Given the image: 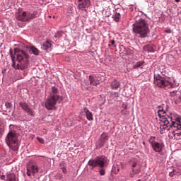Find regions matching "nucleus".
Instances as JSON below:
<instances>
[{
  "label": "nucleus",
  "instance_id": "obj_13",
  "mask_svg": "<svg viewBox=\"0 0 181 181\" xmlns=\"http://www.w3.org/2000/svg\"><path fill=\"white\" fill-rule=\"evenodd\" d=\"M108 141V134L107 133H103L100 136V140L99 143V148H103L105 144Z\"/></svg>",
  "mask_w": 181,
  "mask_h": 181
},
{
  "label": "nucleus",
  "instance_id": "obj_34",
  "mask_svg": "<svg viewBox=\"0 0 181 181\" xmlns=\"http://www.w3.org/2000/svg\"><path fill=\"white\" fill-rule=\"evenodd\" d=\"M123 108H124V110H127V105H123Z\"/></svg>",
  "mask_w": 181,
  "mask_h": 181
},
{
  "label": "nucleus",
  "instance_id": "obj_19",
  "mask_svg": "<svg viewBox=\"0 0 181 181\" xmlns=\"http://www.w3.org/2000/svg\"><path fill=\"white\" fill-rule=\"evenodd\" d=\"M88 77L90 86H98V84H100V81L95 80V78L92 75H90Z\"/></svg>",
  "mask_w": 181,
  "mask_h": 181
},
{
  "label": "nucleus",
  "instance_id": "obj_16",
  "mask_svg": "<svg viewBox=\"0 0 181 181\" xmlns=\"http://www.w3.org/2000/svg\"><path fill=\"white\" fill-rule=\"evenodd\" d=\"M144 49L145 50V52H148V53H153L156 50V46L152 44L148 45L144 47Z\"/></svg>",
  "mask_w": 181,
  "mask_h": 181
},
{
  "label": "nucleus",
  "instance_id": "obj_28",
  "mask_svg": "<svg viewBox=\"0 0 181 181\" xmlns=\"http://www.w3.org/2000/svg\"><path fill=\"white\" fill-rule=\"evenodd\" d=\"M56 179H58L59 180H62V179H63V175L60 173H57L55 175Z\"/></svg>",
  "mask_w": 181,
  "mask_h": 181
},
{
  "label": "nucleus",
  "instance_id": "obj_18",
  "mask_svg": "<svg viewBox=\"0 0 181 181\" xmlns=\"http://www.w3.org/2000/svg\"><path fill=\"white\" fill-rule=\"evenodd\" d=\"M83 112L86 114V118L88 121H93L94 119V118H93V113H91V112H90L87 107L83 108Z\"/></svg>",
  "mask_w": 181,
  "mask_h": 181
},
{
  "label": "nucleus",
  "instance_id": "obj_36",
  "mask_svg": "<svg viewBox=\"0 0 181 181\" xmlns=\"http://www.w3.org/2000/svg\"><path fill=\"white\" fill-rule=\"evenodd\" d=\"M175 2H180V0H175Z\"/></svg>",
  "mask_w": 181,
  "mask_h": 181
},
{
  "label": "nucleus",
  "instance_id": "obj_15",
  "mask_svg": "<svg viewBox=\"0 0 181 181\" xmlns=\"http://www.w3.org/2000/svg\"><path fill=\"white\" fill-rule=\"evenodd\" d=\"M41 49L46 52H47V50H52V41L47 40L44 42L41 46Z\"/></svg>",
  "mask_w": 181,
  "mask_h": 181
},
{
  "label": "nucleus",
  "instance_id": "obj_25",
  "mask_svg": "<svg viewBox=\"0 0 181 181\" xmlns=\"http://www.w3.org/2000/svg\"><path fill=\"white\" fill-rule=\"evenodd\" d=\"M5 107L7 108V110H11V108H12V103L7 102L5 103Z\"/></svg>",
  "mask_w": 181,
  "mask_h": 181
},
{
  "label": "nucleus",
  "instance_id": "obj_8",
  "mask_svg": "<svg viewBox=\"0 0 181 181\" xmlns=\"http://www.w3.org/2000/svg\"><path fill=\"white\" fill-rule=\"evenodd\" d=\"M154 84L158 87L163 88L165 87H173L172 83L169 82L166 78L160 77V76L154 74Z\"/></svg>",
  "mask_w": 181,
  "mask_h": 181
},
{
  "label": "nucleus",
  "instance_id": "obj_30",
  "mask_svg": "<svg viewBox=\"0 0 181 181\" xmlns=\"http://www.w3.org/2000/svg\"><path fill=\"white\" fill-rule=\"evenodd\" d=\"M175 175H176V171L175 170H173V172H170L169 173V175L170 176V177H173Z\"/></svg>",
  "mask_w": 181,
  "mask_h": 181
},
{
  "label": "nucleus",
  "instance_id": "obj_31",
  "mask_svg": "<svg viewBox=\"0 0 181 181\" xmlns=\"http://www.w3.org/2000/svg\"><path fill=\"white\" fill-rule=\"evenodd\" d=\"M62 173H64L66 175V173H67V169H66V168L63 167V168H62Z\"/></svg>",
  "mask_w": 181,
  "mask_h": 181
},
{
  "label": "nucleus",
  "instance_id": "obj_35",
  "mask_svg": "<svg viewBox=\"0 0 181 181\" xmlns=\"http://www.w3.org/2000/svg\"><path fill=\"white\" fill-rule=\"evenodd\" d=\"M158 111H163V109H162L161 107H159Z\"/></svg>",
  "mask_w": 181,
  "mask_h": 181
},
{
  "label": "nucleus",
  "instance_id": "obj_38",
  "mask_svg": "<svg viewBox=\"0 0 181 181\" xmlns=\"http://www.w3.org/2000/svg\"><path fill=\"white\" fill-rule=\"evenodd\" d=\"M115 95L118 96V93H115Z\"/></svg>",
  "mask_w": 181,
  "mask_h": 181
},
{
  "label": "nucleus",
  "instance_id": "obj_5",
  "mask_svg": "<svg viewBox=\"0 0 181 181\" xmlns=\"http://www.w3.org/2000/svg\"><path fill=\"white\" fill-rule=\"evenodd\" d=\"M108 162H110V160L105 156H98L95 159H90L88 165V166H91L93 169H94V168H100L99 173L100 176H104L105 175V169H104V168L107 167Z\"/></svg>",
  "mask_w": 181,
  "mask_h": 181
},
{
  "label": "nucleus",
  "instance_id": "obj_21",
  "mask_svg": "<svg viewBox=\"0 0 181 181\" xmlns=\"http://www.w3.org/2000/svg\"><path fill=\"white\" fill-rule=\"evenodd\" d=\"M30 50L32 53H33V54H35V56H39V49H37V48L35 47H31Z\"/></svg>",
  "mask_w": 181,
  "mask_h": 181
},
{
  "label": "nucleus",
  "instance_id": "obj_23",
  "mask_svg": "<svg viewBox=\"0 0 181 181\" xmlns=\"http://www.w3.org/2000/svg\"><path fill=\"white\" fill-rule=\"evenodd\" d=\"M156 137H155L154 136H151L149 139H148V142L151 144V146L153 145H154V144H156Z\"/></svg>",
  "mask_w": 181,
  "mask_h": 181
},
{
  "label": "nucleus",
  "instance_id": "obj_29",
  "mask_svg": "<svg viewBox=\"0 0 181 181\" xmlns=\"http://www.w3.org/2000/svg\"><path fill=\"white\" fill-rule=\"evenodd\" d=\"M37 139L40 144H45V139H43L42 138L37 137Z\"/></svg>",
  "mask_w": 181,
  "mask_h": 181
},
{
  "label": "nucleus",
  "instance_id": "obj_20",
  "mask_svg": "<svg viewBox=\"0 0 181 181\" xmlns=\"http://www.w3.org/2000/svg\"><path fill=\"white\" fill-rule=\"evenodd\" d=\"M6 177L8 181H16V175L14 173L7 174Z\"/></svg>",
  "mask_w": 181,
  "mask_h": 181
},
{
  "label": "nucleus",
  "instance_id": "obj_11",
  "mask_svg": "<svg viewBox=\"0 0 181 181\" xmlns=\"http://www.w3.org/2000/svg\"><path fill=\"white\" fill-rule=\"evenodd\" d=\"M19 105L23 111H25L28 115H30V117H35V111H33V109L30 108L29 105L26 103L21 102Z\"/></svg>",
  "mask_w": 181,
  "mask_h": 181
},
{
  "label": "nucleus",
  "instance_id": "obj_4",
  "mask_svg": "<svg viewBox=\"0 0 181 181\" xmlns=\"http://www.w3.org/2000/svg\"><path fill=\"white\" fill-rule=\"evenodd\" d=\"M133 31L141 39L146 37L149 34V27L146 21L139 16L136 17V23L133 24Z\"/></svg>",
  "mask_w": 181,
  "mask_h": 181
},
{
  "label": "nucleus",
  "instance_id": "obj_9",
  "mask_svg": "<svg viewBox=\"0 0 181 181\" xmlns=\"http://www.w3.org/2000/svg\"><path fill=\"white\" fill-rule=\"evenodd\" d=\"M129 165L132 167V170L134 175H136L141 172V165L137 159L132 158L129 161Z\"/></svg>",
  "mask_w": 181,
  "mask_h": 181
},
{
  "label": "nucleus",
  "instance_id": "obj_6",
  "mask_svg": "<svg viewBox=\"0 0 181 181\" xmlns=\"http://www.w3.org/2000/svg\"><path fill=\"white\" fill-rule=\"evenodd\" d=\"M5 142L12 151H18L19 149V139H18V134L15 131L11 130L7 134Z\"/></svg>",
  "mask_w": 181,
  "mask_h": 181
},
{
  "label": "nucleus",
  "instance_id": "obj_2",
  "mask_svg": "<svg viewBox=\"0 0 181 181\" xmlns=\"http://www.w3.org/2000/svg\"><path fill=\"white\" fill-rule=\"evenodd\" d=\"M14 54L16 57V62L15 61V57L13 56V51L10 49V56L12 60V67L15 70H26L29 67V54L21 49H14Z\"/></svg>",
  "mask_w": 181,
  "mask_h": 181
},
{
  "label": "nucleus",
  "instance_id": "obj_3",
  "mask_svg": "<svg viewBox=\"0 0 181 181\" xmlns=\"http://www.w3.org/2000/svg\"><path fill=\"white\" fill-rule=\"evenodd\" d=\"M63 96L60 95V92L56 86H52L49 90V95L45 101V107L47 110H56L57 103L60 104L63 101Z\"/></svg>",
  "mask_w": 181,
  "mask_h": 181
},
{
  "label": "nucleus",
  "instance_id": "obj_24",
  "mask_svg": "<svg viewBox=\"0 0 181 181\" xmlns=\"http://www.w3.org/2000/svg\"><path fill=\"white\" fill-rule=\"evenodd\" d=\"M119 18H121V14L119 13H116L113 17L115 22H119Z\"/></svg>",
  "mask_w": 181,
  "mask_h": 181
},
{
  "label": "nucleus",
  "instance_id": "obj_12",
  "mask_svg": "<svg viewBox=\"0 0 181 181\" xmlns=\"http://www.w3.org/2000/svg\"><path fill=\"white\" fill-rule=\"evenodd\" d=\"M151 146L155 152H162L164 145L163 143L156 142Z\"/></svg>",
  "mask_w": 181,
  "mask_h": 181
},
{
  "label": "nucleus",
  "instance_id": "obj_17",
  "mask_svg": "<svg viewBox=\"0 0 181 181\" xmlns=\"http://www.w3.org/2000/svg\"><path fill=\"white\" fill-rule=\"evenodd\" d=\"M120 86H121V83L117 80L112 81L110 83V87L112 90H118Z\"/></svg>",
  "mask_w": 181,
  "mask_h": 181
},
{
  "label": "nucleus",
  "instance_id": "obj_7",
  "mask_svg": "<svg viewBox=\"0 0 181 181\" xmlns=\"http://www.w3.org/2000/svg\"><path fill=\"white\" fill-rule=\"evenodd\" d=\"M16 16L18 21L28 22L30 19H35V18H37V11H23L22 13H17Z\"/></svg>",
  "mask_w": 181,
  "mask_h": 181
},
{
  "label": "nucleus",
  "instance_id": "obj_27",
  "mask_svg": "<svg viewBox=\"0 0 181 181\" xmlns=\"http://www.w3.org/2000/svg\"><path fill=\"white\" fill-rule=\"evenodd\" d=\"M177 93V90H171L170 91V95H171V97H175Z\"/></svg>",
  "mask_w": 181,
  "mask_h": 181
},
{
  "label": "nucleus",
  "instance_id": "obj_33",
  "mask_svg": "<svg viewBox=\"0 0 181 181\" xmlns=\"http://www.w3.org/2000/svg\"><path fill=\"white\" fill-rule=\"evenodd\" d=\"M111 45H115V41L114 40H112L111 42H110Z\"/></svg>",
  "mask_w": 181,
  "mask_h": 181
},
{
  "label": "nucleus",
  "instance_id": "obj_32",
  "mask_svg": "<svg viewBox=\"0 0 181 181\" xmlns=\"http://www.w3.org/2000/svg\"><path fill=\"white\" fill-rule=\"evenodd\" d=\"M0 179H1V180H5V175H1Z\"/></svg>",
  "mask_w": 181,
  "mask_h": 181
},
{
  "label": "nucleus",
  "instance_id": "obj_26",
  "mask_svg": "<svg viewBox=\"0 0 181 181\" xmlns=\"http://www.w3.org/2000/svg\"><path fill=\"white\" fill-rule=\"evenodd\" d=\"M121 114L122 115H129V112L125 109H123L122 110H121Z\"/></svg>",
  "mask_w": 181,
  "mask_h": 181
},
{
  "label": "nucleus",
  "instance_id": "obj_14",
  "mask_svg": "<svg viewBox=\"0 0 181 181\" xmlns=\"http://www.w3.org/2000/svg\"><path fill=\"white\" fill-rule=\"evenodd\" d=\"M80 2L78 4V8L83 9V8H88L90 5H91V3L90 0H78Z\"/></svg>",
  "mask_w": 181,
  "mask_h": 181
},
{
  "label": "nucleus",
  "instance_id": "obj_1",
  "mask_svg": "<svg viewBox=\"0 0 181 181\" xmlns=\"http://www.w3.org/2000/svg\"><path fill=\"white\" fill-rule=\"evenodd\" d=\"M158 117L162 118L160 129L170 131L173 136H180L181 135V118L175 114L165 115L164 110H158Z\"/></svg>",
  "mask_w": 181,
  "mask_h": 181
},
{
  "label": "nucleus",
  "instance_id": "obj_10",
  "mask_svg": "<svg viewBox=\"0 0 181 181\" xmlns=\"http://www.w3.org/2000/svg\"><path fill=\"white\" fill-rule=\"evenodd\" d=\"M27 175L28 176H35L36 173H39V167L36 164H28L27 165Z\"/></svg>",
  "mask_w": 181,
  "mask_h": 181
},
{
  "label": "nucleus",
  "instance_id": "obj_39",
  "mask_svg": "<svg viewBox=\"0 0 181 181\" xmlns=\"http://www.w3.org/2000/svg\"><path fill=\"white\" fill-rule=\"evenodd\" d=\"M143 144L145 145V141L143 142Z\"/></svg>",
  "mask_w": 181,
  "mask_h": 181
},
{
  "label": "nucleus",
  "instance_id": "obj_37",
  "mask_svg": "<svg viewBox=\"0 0 181 181\" xmlns=\"http://www.w3.org/2000/svg\"><path fill=\"white\" fill-rule=\"evenodd\" d=\"M179 100H180V101H181V94H180V95L179 96Z\"/></svg>",
  "mask_w": 181,
  "mask_h": 181
},
{
  "label": "nucleus",
  "instance_id": "obj_22",
  "mask_svg": "<svg viewBox=\"0 0 181 181\" xmlns=\"http://www.w3.org/2000/svg\"><path fill=\"white\" fill-rule=\"evenodd\" d=\"M141 66H144V62L140 61L133 65V69H138L139 67H141Z\"/></svg>",
  "mask_w": 181,
  "mask_h": 181
}]
</instances>
